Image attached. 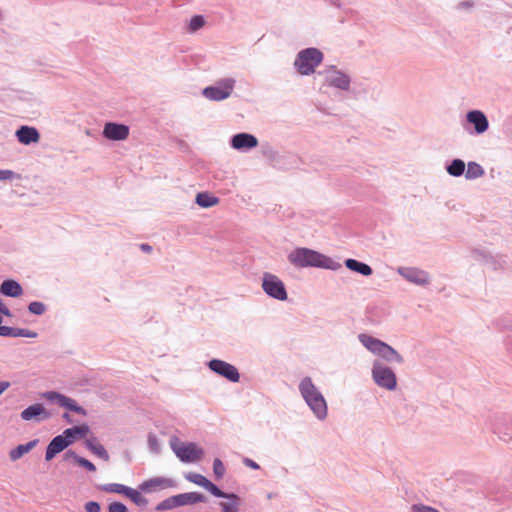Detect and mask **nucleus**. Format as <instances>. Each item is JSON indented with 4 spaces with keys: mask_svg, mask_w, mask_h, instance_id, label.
<instances>
[{
    "mask_svg": "<svg viewBox=\"0 0 512 512\" xmlns=\"http://www.w3.org/2000/svg\"><path fill=\"white\" fill-rule=\"evenodd\" d=\"M288 262L297 269L320 268L331 271H338L342 264L321 252L307 248L296 247L287 255Z\"/></svg>",
    "mask_w": 512,
    "mask_h": 512,
    "instance_id": "f257e3e1",
    "label": "nucleus"
},
{
    "mask_svg": "<svg viewBox=\"0 0 512 512\" xmlns=\"http://www.w3.org/2000/svg\"><path fill=\"white\" fill-rule=\"evenodd\" d=\"M298 390L315 418L324 421L328 416V405L312 378L309 376L302 378L298 384Z\"/></svg>",
    "mask_w": 512,
    "mask_h": 512,
    "instance_id": "f03ea898",
    "label": "nucleus"
},
{
    "mask_svg": "<svg viewBox=\"0 0 512 512\" xmlns=\"http://www.w3.org/2000/svg\"><path fill=\"white\" fill-rule=\"evenodd\" d=\"M359 342L372 354L380 357L387 363L403 364L404 358L392 346L369 334H359Z\"/></svg>",
    "mask_w": 512,
    "mask_h": 512,
    "instance_id": "7ed1b4c3",
    "label": "nucleus"
},
{
    "mask_svg": "<svg viewBox=\"0 0 512 512\" xmlns=\"http://www.w3.org/2000/svg\"><path fill=\"white\" fill-rule=\"evenodd\" d=\"M318 76L323 78V85L340 92L351 93L357 97L355 90L351 89V76L339 69L336 65H329L318 71Z\"/></svg>",
    "mask_w": 512,
    "mask_h": 512,
    "instance_id": "20e7f679",
    "label": "nucleus"
},
{
    "mask_svg": "<svg viewBox=\"0 0 512 512\" xmlns=\"http://www.w3.org/2000/svg\"><path fill=\"white\" fill-rule=\"evenodd\" d=\"M324 59L323 52L315 47L300 50L294 59L293 67L301 76H310Z\"/></svg>",
    "mask_w": 512,
    "mask_h": 512,
    "instance_id": "39448f33",
    "label": "nucleus"
},
{
    "mask_svg": "<svg viewBox=\"0 0 512 512\" xmlns=\"http://www.w3.org/2000/svg\"><path fill=\"white\" fill-rule=\"evenodd\" d=\"M374 383L385 390L393 391L397 387V377L392 368L379 360H375L371 368Z\"/></svg>",
    "mask_w": 512,
    "mask_h": 512,
    "instance_id": "423d86ee",
    "label": "nucleus"
},
{
    "mask_svg": "<svg viewBox=\"0 0 512 512\" xmlns=\"http://www.w3.org/2000/svg\"><path fill=\"white\" fill-rule=\"evenodd\" d=\"M236 86V79L233 77L221 78L214 85L207 86L202 90V95L215 102L228 99Z\"/></svg>",
    "mask_w": 512,
    "mask_h": 512,
    "instance_id": "0eeeda50",
    "label": "nucleus"
},
{
    "mask_svg": "<svg viewBox=\"0 0 512 512\" xmlns=\"http://www.w3.org/2000/svg\"><path fill=\"white\" fill-rule=\"evenodd\" d=\"M261 287L264 293L275 300L286 301L288 293L284 282L275 274L265 272L262 275Z\"/></svg>",
    "mask_w": 512,
    "mask_h": 512,
    "instance_id": "6e6552de",
    "label": "nucleus"
},
{
    "mask_svg": "<svg viewBox=\"0 0 512 512\" xmlns=\"http://www.w3.org/2000/svg\"><path fill=\"white\" fill-rule=\"evenodd\" d=\"M462 126L469 134L480 135L488 130L489 121L482 111L470 110L467 112Z\"/></svg>",
    "mask_w": 512,
    "mask_h": 512,
    "instance_id": "1a4fd4ad",
    "label": "nucleus"
},
{
    "mask_svg": "<svg viewBox=\"0 0 512 512\" xmlns=\"http://www.w3.org/2000/svg\"><path fill=\"white\" fill-rule=\"evenodd\" d=\"M206 365L213 373L232 383H238L240 381V373L238 369L224 360L213 358L208 361Z\"/></svg>",
    "mask_w": 512,
    "mask_h": 512,
    "instance_id": "9d476101",
    "label": "nucleus"
},
{
    "mask_svg": "<svg viewBox=\"0 0 512 512\" xmlns=\"http://www.w3.org/2000/svg\"><path fill=\"white\" fill-rule=\"evenodd\" d=\"M171 448L176 456L184 463L199 461L204 454V451L193 442L180 446L176 445L174 442H171Z\"/></svg>",
    "mask_w": 512,
    "mask_h": 512,
    "instance_id": "9b49d317",
    "label": "nucleus"
},
{
    "mask_svg": "<svg viewBox=\"0 0 512 512\" xmlns=\"http://www.w3.org/2000/svg\"><path fill=\"white\" fill-rule=\"evenodd\" d=\"M397 273L402 276L406 281L418 285L426 286L430 283V275L427 271L417 267H398Z\"/></svg>",
    "mask_w": 512,
    "mask_h": 512,
    "instance_id": "f8f14e48",
    "label": "nucleus"
},
{
    "mask_svg": "<svg viewBox=\"0 0 512 512\" xmlns=\"http://www.w3.org/2000/svg\"><path fill=\"white\" fill-rule=\"evenodd\" d=\"M130 128L128 125L117 122H107L104 124L102 136L110 141H123L129 136Z\"/></svg>",
    "mask_w": 512,
    "mask_h": 512,
    "instance_id": "ddd939ff",
    "label": "nucleus"
},
{
    "mask_svg": "<svg viewBox=\"0 0 512 512\" xmlns=\"http://www.w3.org/2000/svg\"><path fill=\"white\" fill-rule=\"evenodd\" d=\"M44 397L47 400L50 401H56L57 404L61 407L67 408L68 410L81 414L86 415V410L78 405L75 400H73L70 397H67L59 392L56 391H48L44 394Z\"/></svg>",
    "mask_w": 512,
    "mask_h": 512,
    "instance_id": "4468645a",
    "label": "nucleus"
},
{
    "mask_svg": "<svg viewBox=\"0 0 512 512\" xmlns=\"http://www.w3.org/2000/svg\"><path fill=\"white\" fill-rule=\"evenodd\" d=\"M177 483L171 478L154 477L143 481L139 485V490L144 493H152L157 490H164L168 488H175Z\"/></svg>",
    "mask_w": 512,
    "mask_h": 512,
    "instance_id": "2eb2a0df",
    "label": "nucleus"
},
{
    "mask_svg": "<svg viewBox=\"0 0 512 512\" xmlns=\"http://www.w3.org/2000/svg\"><path fill=\"white\" fill-rule=\"evenodd\" d=\"M258 145V139L250 133L241 132L233 135L230 139V146L238 151H248Z\"/></svg>",
    "mask_w": 512,
    "mask_h": 512,
    "instance_id": "dca6fc26",
    "label": "nucleus"
},
{
    "mask_svg": "<svg viewBox=\"0 0 512 512\" xmlns=\"http://www.w3.org/2000/svg\"><path fill=\"white\" fill-rule=\"evenodd\" d=\"M184 477L189 482L205 488L213 496H222L223 495V490H221L217 485H215L210 480H208L205 476H203L199 473L189 472V473H186L184 475Z\"/></svg>",
    "mask_w": 512,
    "mask_h": 512,
    "instance_id": "f3484780",
    "label": "nucleus"
},
{
    "mask_svg": "<svg viewBox=\"0 0 512 512\" xmlns=\"http://www.w3.org/2000/svg\"><path fill=\"white\" fill-rule=\"evenodd\" d=\"M15 136L19 143L23 145H30L32 143H37L40 139L39 131L32 126L23 125L20 126L16 132Z\"/></svg>",
    "mask_w": 512,
    "mask_h": 512,
    "instance_id": "a211bd4d",
    "label": "nucleus"
},
{
    "mask_svg": "<svg viewBox=\"0 0 512 512\" xmlns=\"http://www.w3.org/2000/svg\"><path fill=\"white\" fill-rule=\"evenodd\" d=\"M67 447L69 446L62 434L55 436L46 447L45 460L51 461L58 453L64 451Z\"/></svg>",
    "mask_w": 512,
    "mask_h": 512,
    "instance_id": "6ab92c4d",
    "label": "nucleus"
},
{
    "mask_svg": "<svg viewBox=\"0 0 512 512\" xmlns=\"http://www.w3.org/2000/svg\"><path fill=\"white\" fill-rule=\"evenodd\" d=\"M48 417V412L46 411L45 407L40 403L30 405L21 412V418L25 421H30L33 419L40 421L43 419H47Z\"/></svg>",
    "mask_w": 512,
    "mask_h": 512,
    "instance_id": "aec40b11",
    "label": "nucleus"
},
{
    "mask_svg": "<svg viewBox=\"0 0 512 512\" xmlns=\"http://www.w3.org/2000/svg\"><path fill=\"white\" fill-rule=\"evenodd\" d=\"M216 497L228 500L227 502L219 503L221 512H239L241 498L236 493L223 491L222 496H216Z\"/></svg>",
    "mask_w": 512,
    "mask_h": 512,
    "instance_id": "412c9836",
    "label": "nucleus"
},
{
    "mask_svg": "<svg viewBox=\"0 0 512 512\" xmlns=\"http://www.w3.org/2000/svg\"><path fill=\"white\" fill-rule=\"evenodd\" d=\"M0 293L6 297L17 298L23 294V288L18 281L6 279L0 285Z\"/></svg>",
    "mask_w": 512,
    "mask_h": 512,
    "instance_id": "4be33fe9",
    "label": "nucleus"
},
{
    "mask_svg": "<svg viewBox=\"0 0 512 512\" xmlns=\"http://www.w3.org/2000/svg\"><path fill=\"white\" fill-rule=\"evenodd\" d=\"M89 432V427L85 424L83 425H75L71 428H67L64 430L62 435L65 437L68 446H70L74 441L79 438L85 437Z\"/></svg>",
    "mask_w": 512,
    "mask_h": 512,
    "instance_id": "5701e85b",
    "label": "nucleus"
},
{
    "mask_svg": "<svg viewBox=\"0 0 512 512\" xmlns=\"http://www.w3.org/2000/svg\"><path fill=\"white\" fill-rule=\"evenodd\" d=\"M64 461L72 460L76 465L85 468L89 472H95L96 466L88 459L79 456L73 450H67L63 455Z\"/></svg>",
    "mask_w": 512,
    "mask_h": 512,
    "instance_id": "b1692460",
    "label": "nucleus"
},
{
    "mask_svg": "<svg viewBox=\"0 0 512 512\" xmlns=\"http://www.w3.org/2000/svg\"><path fill=\"white\" fill-rule=\"evenodd\" d=\"M176 496H177L179 507L185 506V505H194L197 503H203V502H206V500H207L206 496L199 492L181 493V494H177Z\"/></svg>",
    "mask_w": 512,
    "mask_h": 512,
    "instance_id": "393cba45",
    "label": "nucleus"
},
{
    "mask_svg": "<svg viewBox=\"0 0 512 512\" xmlns=\"http://www.w3.org/2000/svg\"><path fill=\"white\" fill-rule=\"evenodd\" d=\"M344 264L347 269L363 276H370L373 273L372 268L368 264L353 258L346 259Z\"/></svg>",
    "mask_w": 512,
    "mask_h": 512,
    "instance_id": "a878e982",
    "label": "nucleus"
},
{
    "mask_svg": "<svg viewBox=\"0 0 512 512\" xmlns=\"http://www.w3.org/2000/svg\"><path fill=\"white\" fill-rule=\"evenodd\" d=\"M85 445L89 451L104 461H109L110 456L105 447L95 437L86 439Z\"/></svg>",
    "mask_w": 512,
    "mask_h": 512,
    "instance_id": "bb28decb",
    "label": "nucleus"
},
{
    "mask_svg": "<svg viewBox=\"0 0 512 512\" xmlns=\"http://www.w3.org/2000/svg\"><path fill=\"white\" fill-rule=\"evenodd\" d=\"M38 442H39L38 439H33V440L27 442L26 444H20L16 448L12 449L9 452V457H10L11 461H16V460L20 459L24 454L31 451L38 444Z\"/></svg>",
    "mask_w": 512,
    "mask_h": 512,
    "instance_id": "cd10ccee",
    "label": "nucleus"
},
{
    "mask_svg": "<svg viewBox=\"0 0 512 512\" xmlns=\"http://www.w3.org/2000/svg\"><path fill=\"white\" fill-rule=\"evenodd\" d=\"M465 162L462 159L456 158L446 163L445 170L452 177H460L465 173Z\"/></svg>",
    "mask_w": 512,
    "mask_h": 512,
    "instance_id": "c85d7f7f",
    "label": "nucleus"
},
{
    "mask_svg": "<svg viewBox=\"0 0 512 512\" xmlns=\"http://www.w3.org/2000/svg\"><path fill=\"white\" fill-rule=\"evenodd\" d=\"M218 198L208 192H199L196 195L195 202L202 208H210L218 203Z\"/></svg>",
    "mask_w": 512,
    "mask_h": 512,
    "instance_id": "c756f323",
    "label": "nucleus"
},
{
    "mask_svg": "<svg viewBox=\"0 0 512 512\" xmlns=\"http://www.w3.org/2000/svg\"><path fill=\"white\" fill-rule=\"evenodd\" d=\"M485 174L483 167L477 162L470 161L467 164V170L465 172V178L467 180H474L482 177Z\"/></svg>",
    "mask_w": 512,
    "mask_h": 512,
    "instance_id": "7c9ffc66",
    "label": "nucleus"
},
{
    "mask_svg": "<svg viewBox=\"0 0 512 512\" xmlns=\"http://www.w3.org/2000/svg\"><path fill=\"white\" fill-rule=\"evenodd\" d=\"M7 330H8V332H6L4 337H26V338H36L37 337V333L34 331H31L29 329L8 327Z\"/></svg>",
    "mask_w": 512,
    "mask_h": 512,
    "instance_id": "2f4dec72",
    "label": "nucleus"
},
{
    "mask_svg": "<svg viewBox=\"0 0 512 512\" xmlns=\"http://www.w3.org/2000/svg\"><path fill=\"white\" fill-rule=\"evenodd\" d=\"M125 496L128 497L137 506L145 507L148 504V500L141 495L140 491L131 487L127 488Z\"/></svg>",
    "mask_w": 512,
    "mask_h": 512,
    "instance_id": "473e14b6",
    "label": "nucleus"
},
{
    "mask_svg": "<svg viewBox=\"0 0 512 512\" xmlns=\"http://www.w3.org/2000/svg\"><path fill=\"white\" fill-rule=\"evenodd\" d=\"M177 507H179L177 496L173 495V496H170V497L164 499L163 501L159 502L156 505L155 509H156V511L162 512V511L171 510V509H174Z\"/></svg>",
    "mask_w": 512,
    "mask_h": 512,
    "instance_id": "72a5a7b5",
    "label": "nucleus"
},
{
    "mask_svg": "<svg viewBox=\"0 0 512 512\" xmlns=\"http://www.w3.org/2000/svg\"><path fill=\"white\" fill-rule=\"evenodd\" d=\"M205 25V18L202 15H194L187 26L189 33H195Z\"/></svg>",
    "mask_w": 512,
    "mask_h": 512,
    "instance_id": "f704fd0d",
    "label": "nucleus"
},
{
    "mask_svg": "<svg viewBox=\"0 0 512 512\" xmlns=\"http://www.w3.org/2000/svg\"><path fill=\"white\" fill-rule=\"evenodd\" d=\"M100 488L102 491L107 493H117L125 495L128 486L119 483H109L102 485Z\"/></svg>",
    "mask_w": 512,
    "mask_h": 512,
    "instance_id": "c9c22d12",
    "label": "nucleus"
},
{
    "mask_svg": "<svg viewBox=\"0 0 512 512\" xmlns=\"http://www.w3.org/2000/svg\"><path fill=\"white\" fill-rule=\"evenodd\" d=\"M47 310L46 305L40 301H33L28 305V311L33 315H43Z\"/></svg>",
    "mask_w": 512,
    "mask_h": 512,
    "instance_id": "e433bc0d",
    "label": "nucleus"
},
{
    "mask_svg": "<svg viewBox=\"0 0 512 512\" xmlns=\"http://www.w3.org/2000/svg\"><path fill=\"white\" fill-rule=\"evenodd\" d=\"M213 473L217 480L222 479L226 473L225 465L219 458H215L213 461Z\"/></svg>",
    "mask_w": 512,
    "mask_h": 512,
    "instance_id": "4c0bfd02",
    "label": "nucleus"
},
{
    "mask_svg": "<svg viewBox=\"0 0 512 512\" xmlns=\"http://www.w3.org/2000/svg\"><path fill=\"white\" fill-rule=\"evenodd\" d=\"M108 512H129L126 505L121 502L114 501L109 504Z\"/></svg>",
    "mask_w": 512,
    "mask_h": 512,
    "instance_id": "58836bf2",
    "label": "nucleus"
},
{
    "mask_svg": "<svg viewBox=\"0 0 512 512\" xmlns=\"http://www.w3.org/2000/svg\"><path fill=\"white\" fill-rule=\"evenodd\" d=\"M148 446H149V449L155 453H158L160 451V445H159L158 439L154 434L148 435Z\"/></svg>",
    "mask_w": 512,
    "mask_h": 512,
    "instance_id": "ea45409f",
    "label": "nucleus"
},
{
    "mask_svg": "<svg viewBox=\"0 0 512 512\" xmlns=\"http://www.w3.org/2000/svg\"><path fill=\"white\" fill-rule=\"evenodd\" d=\"M411 512H439L437 509L423 504H414L411 507Z\"/></svg>",
    "mask_w": 512,
    "mask_h": 512,
    "instance_id": "a19ab883",
    "label": "nucleus"
},
{
    "mask_svg": "<svg viewBox=\"0 0 512 512\" xmlns=\"http://www.w3.org/2000/svg\"><path fill=\"white\" fill-rule=\"evenodd\" d=\"M84 508L86 512H101V505L96 501H88Z\"/></svg>",
    "mask_w": 512,
    "mask_h": 512,
    "instance_id": "79ce46f5",
    "label": "nucleus"
},
{
    "mask_svg": "<svg viewBox=\"0 0 512 512\" xmlns=\"http://www.w3.org/2000/svg\"><path fill=\"white\" fill-rule=\"evenodd\" d=\"M242 463L246 466V467H249L253 470H259L260 469V465L255 462L254 460L248 458V457H244L243 460H242Z\"/></svg>",
    "mask_w": 512,
    "mask_h": 512,
    "instance_id": "37998d69",
    "label": "nucleus"
},
{
    "mask_svg": "<svg viewBox=\"0 0 512 512\" xmlns=\"http://www.w3.org/2000/svg\"><path fill=\"white\" fill-rule=\"evenodd\" d=\"M15 177V173L12 170H0V181L11 180Z\"/></svg>",
    "mask_w": 512,
    "mask_h": 512,
    "instance_id": "c03bdc74",
    "label": "nucleus"
},
{
    "mask_svg": "<svg viewBox=\"0 0 512 512\" xmlns=\"http://www.w3.org/2000/svg\"><path fill=\"white\" fill-rule=\"evenodd\" d=\"M0 313L5 315V316H12L11 314V311L9 310V308L2 302V300L0 299Z\"/></svg>",
    "mask_w": 512,
    "mask_h": 512,
    "instance_id": "a18cd8bd",
    "label": "nucleus"
},
{
    "mask_svg": "<svg viewBox=\"0 0 512 512\" xmlns=\"http://www.w3.org/2000/svg\"><path fill=\"white\" fill-rule=\"evenodd\" d=\"M10 387V382L0 381V395L3 394Z\"/></svg>",
    "mask_w": 512,
    "mask_h": 512,
    "instance_id": "49530a36",
    "label": "nucleus"
},
{
    "mask_svg": "<svg viewBox=\"0 0 512 512\" xmlns=\"http://www.w3.org/2000/svg\"><path fill=\"white\" fill-rule=\"evenodd\" d=\"M327 2L331 6L336 7L338 9H340L342 7V1L341 0H327Z\"/></svg>",
    "mask_w": 512,
    "mask_h": 512,
    "instance_id": "de8ad7c7",
    "label": "nucleus"
},
{
    "mask_svg": "<svg viewBox=\"0 0 512 512\" xmlns=\"http://www.w3.org/2000/svg\"><path fill=\"white\" fill-rule=\"evenodd\" d=\"M2 321H3V318L2 316L0 315V324H2ZM8 326H2L0 325V336L4 337L6 332H8Z\"/></svg>",
    "mask_w": 512,
    "mask_h": 512,
    "instance_id": "09e8293b",
    "label": "nucleus"
},
{
    "mask_svg": "<svg viewBox=\"0 0 512 512\" xmlns=\"http://www.w3.org/2000/svg\"><path fill=\"white\" fill-rule=\"evenodd\" d=\"M507 350L512 353V336H508L505 340Z\"/></svg>",
    "mask_w": 512,
    "mask_h": 512,
    "instance_id": "8fccbe9b",
    "label": "nucleus"
},
{
    "mask_svg": "<svg viewBox=\"0 0 512 512\" xmlns=\"http://www.w3.org/2000/svg\"><path fill=\"white\" fill-rule=\"evenodd\" d=\"M499 438L504 442H510L512 440V435L509 433H503V435H499Z\"/></svg>",
    "mask_w": 512,
    "mask_h": 512,
    "instance_id": "3c124183",
    "label": "nucleus"
},
{
    "mask_svg": "<svg viewBox=\"0 0 512 512\" xmlns=\"http://www.w3.org/2000/svg\"><path fill=\"white\" fill-rule=\"evenodd\" d=\"M140 249L143 251V252H146V253H149L152 251V247L149 245V244H146V243H143L140 245Z\"/></svg>",
    "mask_w": 512,
    "mask_h": 512,
    "instance_id": "603ef678",
    "label": "nucleus"
},
{
    "mask_svg": "<svg viewBox=\"0 0 512 512\" xmlns=\"http://www.w3.org/2000/svg\"><path fill=\"white\" fill-rule=\"evenodd\" d=\"M460 6L462 8L468 9V8H471L473 6V2L466 0V1L461 2Z\"/></svg>",
    "mask_w": 512,
    "mask_h": 512,
    "instance_id": "864d4df0",
    "label": "nucleus"
},
{
    "mask_svg": "<svg viewBox=\"0 0 512 512\" xmlns=\"http://www.w3.org/2000/svg\"><path fill=\"white\" fill-rule=\"evenodd\" d=\"M63 418H64V419H66V420H68V421H70V415H69V413H67V412H66V413H64V414H63Z\"/></svg>",
    "mask_w": 512,
    "mask_h": 512,
    "instance_id": "5fc2aeb1",
    "label": "nucleus"
},
{
    "mask_svg": "<svg viewBox=\"0 0 512 512\" xmlns=\"http://www.w3.org/2000/svg\"><path fill=\"white\" fill-rule=\"evenodd\" d=\"M273 497H274V494H273V493H268V494H267V498H268V499H272Z\"/></svg>",
    "mask_w": 512,
    "mask_h": 512,
    "instance_id": "6e6d98bb",
    "label": "nucleus"
},
{
    "mask_svg": "<svg viewBox=\"0 0 512 512\" xmlns=\"http://www.w3.org/2000/svg\"><path fill=\"white\" fill-rule=\"evenodd\" d=\"M505 328L512 329V325H505Z\"/></svg>",
    "mask_w": 512,
    "mask_h": 512,
    "instance_id": "4d7b16f0",
    "label": "nucleus"
}]
</instances>
